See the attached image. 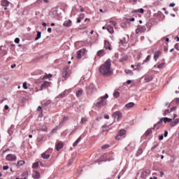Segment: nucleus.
<instances>
[{
	"mask_svg": "<svg viewBox=\"0 0 179 179\" xmlns=\"http://www.w3.org/2000/svg\"><path fill=\"white\" fill-rule=\"evenodd\" d=\"M99 71L102 76H111L113 69L111 68V60L108 59L104 64L99 66Z\"/></svg>",
	"mask_w": 179,
	"mask_h": 179,
	"instance_id": "f257e3e1",
	"label": "nucleus"
},
{
	"mask_svg": "<svg viewBox=\"0 0 179 179\" xmlns=\"http://www.w3.org/2000/svg\"><path fill=\"white\" fill-rule=\"evenodd\" d=\"M106 99H108V94H106L105 96L101 97V101H98L96 103V107H98L100 108L101 107H104L107 104V101H106Z\"/></svg>",
	"mask_w": 179,
	"mask_h": 179,
	"instance_id": "f03ea898",
	"label": "nucleus"
},
{
	"mask_svg": "<svg viewBox=\"0 0 179 179\" xmlns=\"http://www.w3.org/2000/svg\"><path fill=\"white\" fill-rule=\"evenodd\" d=\"M71 73H72L71 72L69 66H66L63 69L62 76L64 80H66V79L71 76Z\"/></svg>",
	"mask_w": 179,
	"mask_h": 179,
	"instance_id": "7ed1b4c3",
	"label": "nucleus"
},
{
	"mask_svg": "<svg viewBox=\"0 0 179 179\" xmlns=\"http://www.w3.org/2000/svg\"><path fill=\"white\" fill-rule=\"evenodd\" d=\"M125 135H127V130L121 129L117 131V134L115 136V139L117 141H120L121 138H125Z\"/></svg>",
	"mask_w": 179,
	"mask_h": 179,
	"instance_id": "20e7f679",
	"label": "nucleus"
},
{
	"mask_svg": "<svg viewBox=\"0 0 179 179\" xmlns=\"http://www.w3.org/2000/svg\"><path fill=\"white\" fill-rule=\"evenodd\" d=\"M112 117L115 118V120H117V121H120V120L122 118V113H121L120 111H116L113 113Z\"/></svg>",
	"mask_w": 179,
	"mask_h": 179,
	"instance_id": "39448f33",
	"label": "nucleus"
},
{
	"mask_svg": "<svg viewBox=\"0 0 179 179\" xmlns=\"http://www.w3.org/2000/svg\"><path fill=\"white\" fill-rule=\"evenodd\" d=\"M16 159H17V157L15 155L13 154H8L6 157V160H7L8 162H15Z\"/></svg>",
	"mask_w": 179,
	"mask_h": 179,
	"instance_id": "423d86ee",
	"label": "nucleus"
},
{
	"mask_svg": "<svg viewBox=\"0 0 179 179\" xmlns=\"http://www.w3.org/2000/svg\"><path fill=\"white\" fill-rule=\"evenodd\" d=\"M87 52L86 49H81L77 51V59H80L82 58V55H85Z\"/></svg>",
	"mask_w": 179,
	"mask_h": 179,
	"instance_id": "0eeeda50",
	"label": "nucleus"
},
{
	"mask_svg": "<svg viewBox=\"0 0 179 179\" xmlns=\"http://www.w3.org/2000/svg\"><path fill=\"white\" fill-rule=\"evenodd\" d=\"M146 31V28L145 27H141L139 26L136 29V34H140L141 33H145Z\"/></svg>",
	"mask_w": 179,
	"mask_h": 179,
	"instance_id": "6e6552de",
	"label": "nucleus"
},
{
	"mask_svg": "<svg viewBox=\"0 0 179 179\" xmlns=\"http://www.w3.org/2000/svg\"><path fill=\"white\" fill-rule=\"evenodd\" d=\"M163 124V119H160L159 121L154 124L152 129H159Z\"/></svg>",
	"mask_w": 179,
	"mask_h": 179,
	"instance_id": "1a4fd4ad",
	"label": "nucleus"
},
{
	"mask_svg": "<svg viewBox=\"0 0 179 179\" xmlns=\"http://www.w3.org/2000/svg\"><path fill=\"white\" fill-rule=\"evenodd\" d=\"M50 85H51L50 82L44 81L43 83L41 85L40 90H43V89H45V88L48 87V86H50Z\"/></svg>",
	"mask_w": 179,
	"mask_h": 179,
	"instance_id": "9d476101",
	"label": "nucleus"
},
{
	"mask_svg": "<svg viewBox=\"0 0 179 179\" xmlns=\"http://www.w3.org/2000/svg\"><path fill=\"white\" fill-rule=\"evenodd\" d=\"M149 174H150V170L147 169L141 173V178H146Z\"/></svg>",
	"mask_w": 179,
	"mask_h": 179,
	"instance_id": "9b49d317",
	"label": "nucleus"
},
{
	"mask_svg": "<svg viewBox=\"0 0 179 179\" xmlns=\"http://www.w3.org/2000/svg\"><path fill=\"white\" fill-rule=\"evenodd\" d=\"M32 177L34 179H40V172L37 171H34L32 173Z\"/></svg>",
	"mask_w": 179,
	"mask_h": 179,
	"instance_id": "f8f14e48",
	"label": "nucleus"
},
{
	"mask_svg": "<svg viewBox=\"0 0 179 179\" xmlns=\"http://www.w3.org/2000/svg\"><path fill=\"white\" fill-rule=\"evenodd\" d=\"M63 26H64V27H71L72 26V21L71 20H66Z\"/></svg>",
	"mask_w": 179,
	"mask_h": 179,
	"instance_id": "ddd939ff",
	"label": "nucleus"
},
{
	"mask_svg": "<svg viewBox=\"0 0 179 179\" xmlns=\"http://www.w3.org/2000/svg\"><path fill=\"white\" fill-rule=\"evenodd\" d=\"M55 148L57 151L61 150V149L64 148V143H62V142H59L56 144Z\"/></svg>",
	"mask_w": 179,
	"mask_h": 179,
	"instance_id": "4468645a",
	"label": "nucleus"
},
{
	"mask_svg": "<svg viewBox=\"0 0 179 179\" xmlns=\"http://www.w3.org/2000/svg\"><path fill=\"white\" fill-rule=\"evenodd\" d=\"M104 47L106 48V50H111V45H110V42L108 41H104Z\"/></svg>",
	"mask_w": 179,
	"mask_h": 179,
	"instance_id": "2eb2a0df",
	"label": "nucleus"
},
{
	"mask_svg": "<svg viewBox=\"0 0 179 179\" xmlns=\"http://www.w3.org/2000/svg\"><path fill=\"white\" fill-rule=\"evenodd\" d=\"M104 55H106V52L104 51V50H101L99 51H98L97 52V56L98 57H104Z\"/></svg>",
	"mask_w": 179,
	"mask_h": 179,
	"instance_id": "dca6fc26",
	"label": "nucleus"
},
{
	"mask_svg": "<svg viewBox=\"0 0 179 179\" xmlns=\"http://www.w3.org/2000/svg\"><path fill=\"white\" fill-rule=\"evenodd\" d=\"M41 157H42V159H50V154H48L47 152H45L42 153Z\"/></svg>",
	"mask_w": 179,
	"mask_h": 179,
	"instance_id": "f3484780",
	"label": "nucleus"
},
{
	"mask_svg": "<svg viewBox=\"0 0 179 179\" xmlns=\"http://www.w3.org/2000/svg\"><path fill=\"white\" fill-rule=\"evenodd\" d=\"M106 29L108 30V31H109V33H110V34H113V33H114V28L110 25L106 26Z\"/></svg>",
	"mask_w": 179,
	"mask_h": 179,
	"instance_id": "a211bd4d",
	"label": "nucleus"
},
{
	"mask_svg": "<svg viewBox=\"0 0 179 179\" xmlns=\"http://www.w3.org/2000/svg\"><path fill=\"white\" fill-rule=\"evenodd\" d=\"M28 177H29V172L28 171H24L22 174L21 179H27Z\"/></svg>",
	"mask_w": 179,
	"mask_h": 179,
	"instance_id": "6ab92c4d",
	"label": "nucleus"
},
{
	"mask_svg": "<svg viewBox=\"0 0 179 179\" xmlns=\"http://www.w3.org/2000/svg\"><path fill=\"white\" fill-rule=\"evenodd\" d=\"M135 106V103L134 102H129V103H127L124 107L126 108H132Z\"/></svg>",
	"mask_w": 179,
	"mask_h": 179,
	"instance_id": "aec40b11",
	"label": "nucleus"
},
{
	"mask_svg": "<svg viewBox=\"0 0 179 179\" xmlns=\"http://www.w3.org/2000/svg\"><path fill=\"white\" fill-rule=\"evenodd\" d=\"M145 12V10H143V8H140V9H137V10H134L132 11V13H143Z\"/></svg>",
	"mask_w": 179,
	"mask_h": 179,
	"instance_id": "412c9836",
	"label": "nucleus"
},
{
	"mask_svg": "<svg viewBox=\"0 0 179 179\" xmlns=\"http://www.w3.org/2000/svg\"><path fill=\"white\" fill-rule=\"evenodd\" d=\"M153 128H151V129H148L145 133V136H149V135H150V134H152L153 132Z\"/></svg>",
	"mask_w": 179,
	"mask_h": 179,
	"instance_id": "4be33fe9",
	"label": "nucleus"
},
{
	"mask_svg": "<svg viewBox=\"0 0 179 179\" xmlns=\"http://www.w3.org/2000/svg\"><path fill=\"white\" fill-rule=\"evenodd\" d=\"M161 54V51H157L154 55V59H155V61H157V59L159 58V57H160Z\"/></svg>",
	"mask_w": 179,
	"mask_h": 179,
	"instance_id": "5701e85b",
	"label": "nucleus"
},
{
	"mask_svg": "<svg viewBox=\"0 0 179 179\" xmlns=\"http://www.w3.org/2000/svg\"><path fill=\"white\" fill-rule=\"evenodd\" d=\"M161 120H162V122L164 121V122H171V121H173L172 119L169 118V117H162Z\"/></svg>",
	"mask_w": 179,
	"mask_h": 179,
	"instance_id": "b1692460",
	"label": "nucleus"
},
{
	"mask_svg": "<svg viewBox=\"0 0 179 179\" xmlns=\"http://www.w3.org/2000/svg\"><path fill=\"white\" fill-rule=\"evenodd\" d=\"M179 122V119H176L174 121L171 122V127H176V125H177V124H178Z\"/></svg>",
	"mask_w": 179,
	"mask_h": 179,
	"instance_id": "393cba45",
	"label": "nucleus"
},
{
	"mask_svg": "<svg viewBox=\"0 0 179 179\" xmlns=\"http://www.w3.org/2000/svg\"><path fill=\"white\" fill-rule=\"evenodd\" d=\"M1 6H9V1L8 0H3L1 1Z\"/></svg>",
	"mask_w": 179,
	"mask_h": 179,
	"instance_id": "a878e982",
	"label": "nucleus"
},
{
	"mask_svg": "<svg viewBox=\"0 0 179 179\" xmlns=\"http://www.w3.org/2000/svg\"><path fill=\"white\" fill-rule=\"evenodd\" d=\"M38 131H43V132H47V126L46 125H42L41 128L38 129Z\"/></svg>",
	"mask_w": 179,
	"mask_h": 179,
	"instance_id": "bb28decb",
	"label": "nucleus"
},
{
	"mask_svg": "<svg viewBox=\"0 0 179 179\" xmlns=\"http://www.w3.org/2000/svg\"><path fill=\"white\" fill-rule=\"evenodd\" d=\"M80 141H82V136H80L73 144V146H78V144L79 143V142H80Z\"/></svg>",
	"mask_w": 179,
	"mask_h": 179,
	"instance_id": "cd10ccee",
	"label": "nucleus"
},
{
	"mask_svg": "<svg viewBox=\"0 0 179 179\" xmlns=\"http://www.w3.org/2000/svg\"><path fill=\"white\" fill-rule=\"evenodd\" d=\"M76 94L78 97H80L83 94V91L82 90H79L76 92Z\"/></svg>",
	"mask_w": 179,
	"mask_h": 179,
	"instance_id": "c85d7f7f",
	"label": "nucleus"
},
{
	"mask_svg": "<svg viewBox=\"0 0 179 179\" xmlns=\"http://www.w3.org/2000/svg\"><path fill=\"white\" fill-rule=\"evenodd\" d=\"M87 117H84L81 118L80 120V124H86V122H87Z\"/></svg>",
	"mask_w": 179,
	"mask_h": 179,
	"instance_id": "c756f323",
	"label": "nucleus"
},
{
	"mask_svg": "<svg viewBox=\"0 0 179 179\" xmlns=\"http://www.w3.org/2000/svg\"><path fill=\"white\" fill-rule=\"evenodd\" d=\"M143 153V150L142 148H139L136 152V156H141Z\"/></svg>",
	"mask_w": 179,
	"mask_h": 179,
	"instance_id": "7c9ffc66",
	"label": "nucleus"
},
{
	"mask_svg": "<svg viewBox=\"0 0 179 179\" xmlns=\"http://www.w3.org/2000/svg\"><path fill=\"white\" fill-rule=\"evenodd\" d=\"M26 162L23 161V160H20L17 162V166H23L24 164H25Z\"/></svg>",
	"mask_w": 179,
	"mask_h": 179,
	"instance_id": "2f4dec72",
	"label": "nucleus"
},
{
	"mask_svg": "<svg viewBox=\"0 0 179 179\" xmlns=\"http://www.w3.org/2000/svg\"><path fill=\"white\" fill-rule=\"evenodd\" d=\"M125 73H127V75H134V72H132V71L129 70V69H126L124 70Z\"/></svg>",
	"mask_w": 179,
	"mask_h": 179,
	"instance_id": "473e14b6",
	"label": "nucleus"
},
{
	"mask_svg": "<svg viewBox=\"0 0 179 179\" xmlns=\"http://www.w3.org/2000/svg\"><path fill=\"white\" fill-rule=\"evenodd\" d=\"M50 78H52V74H48V75H45L43 77V79H50Z\"/></svg>",
	"mask_w": 179,
	"mask_h": 179,
	"instance_id": "72a5a7b5",
	"label": "nucleus"
},
{
	"mask_svg": "<svg viewBox=\"0 0 179 179\" xmlns=\"http://www.w3.org/2000/svg\"><path fill=\"white\" fill-rule=\"evenodd\" d=\"M49 104H51V101L50 100L43 103V107H47V106H49Z\"/></svg>",
	"mask_w": 179,
	"mask_h": 179,
	"instance_id": "f704fd0d",
	"label": "nucleus"
},
{
	"mask_svg": "<svg viewBox=\"0 0 179 179\" xmlns=\"http://www.w3.org/2000/svg\"><path fill=\"white\" fill-rule=\"evenodd\" d=\"M128 59V57L125 56L120 59V62H124V61H127Z\"/></svg>",
	"mask_w": 179,
	"mask_h": 179,
	"instance_id": "c9c22d12",
	"label": "nucleus"
},
{
	"mask_svg": "<svg viewBox=\"0 0 179 179\" xmlns=\"http://www.w3.org/2000/svg\"><path fill=\"white\" fill-rule=\"evenodd\" d=\"M152 79H153L152 78V76H146L145 78V82H150V80H152Z\"/></svg>",
	"mask_w": 179,
	"mask_h": 179,
	"instance_id": "e433bc0d",
	"label": "nucleus"
},
{
	"mask_svg": "<svg viewBox=\"0 0 179 179\" xmlns=\"http://www.w3.org/2000/svg\"><path fill=\"white\" fill-rule=\"evenodd\" d=\"M38 167V162H36L33 164L32 169H37Z\"/></svg>",
	"mask_w": 179,
	"mask_h": 179,
	"instance_id": "4c0bfd02",
	"label": "nucleus"
},
{
	"mask_svg": "<svg viewBox=\"0 0 179 179\" xmlns=\"http://www.w3.org/2000/svg\"><path fill=\"white\" fill-rule=\"evenodd\" d=\"M41 38V32L38 31L37 36L35 38V40H38Z\"/></svg>",
	"mask_w": 179,
	"mask_h": 179,
	"instance_id": "58836bf2",
	"label": "nucleus"
},
{
	"mask_svg": "<svg viewBox=\"0 0 179 179\" xmlns=\"http://www.w3.org/2000/svg\"><path fill=\"white\" fill-rule=\"evenodd\" d=\"M114 97H115L116 99H118V97H120V92H115L113 94Z\"/></svg>",
	"mask_w": 179,
	"mask_h": 179,
	"instance_id": "ea45409f",
	"label": "nucleus"
},
{
	"mask_svg": "<svg viewBox=\"0 0 179 179\" xmlns=\"http://www.w3.org/2000/svg\"><path fill=\"white\" fill-rule=\"evenodd\" d=\"M150 55H148L143 63L145 64V62H149V61H150Z\"/></svg>",
	"mask_w": 179,
	"mask_h": 179,
	"instance_id": "a19ab883",
	"label": "nucleus"
},
{
	"mask_svg": "<svg viewBox=\"0 0 179 179\" xmlns=\"http://www.w3.org/2000/svg\"><path fill=\"white\" fill-rule=\"evenodd\" d=\"M110 148V145L108 144L103 145L101 146V149H108Z\"/></svg>",
	"mask_w": 179,
	"mask_h": 179,
	"instance_id": "79ce46f5",
	"label": "nucleus"
},
{
	"mask_svg": "<svg viewBox=\"0 0 179 179\" xmlns=\"http://www.w3.org/2000/svg\"><path fill=\"white\" fill-rule=\"evenodd\" d=\"M157 68H159V69H162V68H164V63H162V64H159L157 66Z\"/></svg>",
	"mask_w": 179,
	"mask_h": 179,
	"instance_id": "37998d69",
	"label": "nucleus"
},
{
	"mask_svg": "<svg viewBox=\"0 0 179 179\" xmlns=\"http://www.w3.org/2000/svg\"><path fill=\"white\" fill-rule=\"evenodd\" d=\"M134 71H141V63L137 64V68L134 69Z\"/></svg>",
	"mask_w": 179,
	"mask_h": 179,
	"instance_id": "c03bdc74",
	"label": "nucleus"
},
{
	"mask_svg": "<svg viewBox=\"0 0 179 179\" xmlns=\"http://www.w3.org/2000/svg\"><path fill=\"white\" fill-rule=\"evenodd\" d=\"M22 87L25 90H27V82L23 83Z\"/></svg>",
	"mask_w": 179,
	"mask_h": 179,
	"instance_id": "a18cd8bd",
	"label": "nucleus"
},
{
	"mask_svg": "<svg viewBox=\"0 0 179 179\" xmlns=\"http://www.w3.org/2000/svg\"><path fill=\"white\" fill-rule=\"evenodd\" d=\"M171 111L169 109L164 110V115H167V114H170Z\"/></svg>",
	"mask_w": 179,
	"mask_h": 179,
	"instance_id": "49530a36",
	"label": "nucleus"
},
{
	"mask_svg": "<svg viewBox=\"0 0 179 179\" xmlns=\"http://www.w3.org/2000/svg\"><path fill=\"white\" fill-rule=\"evenodd\" d=\"M110 23L112 24V26H117V22L115 21H110Z\"/></svg>",
	"mask_w": 179,
	"mask_h": 179,
	"instance_id": "de8ad7c7",
	"label": "nucleus"
},
{
	"mask_svg": "<svg viewBox=\"0 0 179 179\" xmlns=\"http://www.w3.org/2000/svg\"><path fill=\"white\" fill-rule=\"evenodd\" d=\"M157 146H159V143H157L156 145H155L151 148L152 152H153V150H155V149H156V148H157Z\"/></svg>",
	"mask_w": 179,
	"mask_h": 179,
	"instance_id": "09e8293b",
	"label": "nucleus"
},
{
	"mask_svg": "<svg viewBox=\"0 0 179 179\" xmlns=\"http://www.w3.org/2000/svg\"><path fill=\"white\" fill-rule=\"evenodd\" d=\"M20 41V39L19 38H16L15 39V43L16 44H19Z\"/></svg>",
	"mask_w": 179,
	"mask_h": 179,
	"instance_id": "8fccbe9b",
	"label": "nucleus"
},
{
	"mask_svg": "<svg viewBox=\"0 0 179 179\" xmlns=\"http://www.w3.org/2000/svg\"><path fill=\"white\" fill-rule=\"evenodd\" d=\"M175 48H176V50H177L178 51H179V43H176V44L175 45Z\"/></svg>",
	"mask_w": 179,
	"mask_h": 179,
	"instance_id": "3c124183",
	"label": "nucleus"
},
{
	"mask_svg": "<svg viewBox=\"0 0 179 179\" xmlns=\"http://www.w3.org/2000/svg\"><path fill=\"white\" fill-rule=\"evenodd\" d=\"M79 18L81 19V20L84 19L85 18V14H83V13L80 14V16H79Z\"/></svg>",
	"mask_w": 179,
	"mask_h": 179,
	"instance_id": "603ef678",
	"label": "nucleus"
},
{
	"mask_svg": "<svg viewBox=\"0 0 179 179\" xmlns=\"http://www.w3.org/2000/svg\"><path fill=\"white\" fill-rule=\"evenodd\" d=\"M9 169V166H3V170L6 171Z\"/></svg>",
	"mask_w": 179,
	"mask_h": 179,
	"instance_id": "864d4df0",
	"label": "nucleus"
},
{
	"mask_svg": "<svg viewBox=\"0 0 179 179\" xmlns=\"http://www.w3.org/2000/svg\"><path fill=\"white\" fill-rule=\"evenodd\" d=\"M163 139H164V136L163 135H160V136H159V141H163Z\"/></svg>",
	"mask_w": 179,
	"mask_h": 179,
	"instance_id": "5fc2aeb1",
	"label": "nucleus"
},
{
	"mask_svg": "<svg viewBox=\"0 0 179 179\" xmlns=\"http://www.w3.org/2000/svg\"><path fill=\"white\" fill-rule=\"evenodd\" d=\"M176 110H177V107L173 106V107H172V108H171V111H176Z\"/></svg>",
	"mask_w": 179,
	"mask_h": 179,
	"instance_id": "6e6d98bb",
	"label": "nucleus"
},
{
	"mask_svg": "<svg viewBox=\"0 0 179 179\" xmlns=\"http://www.w3.org/2000/svg\"><path fill=\"white\" fill-rule=\"evenodd\" d=\"M169 6H170V8H174V6H176V3H170Z\"/></svg>",
	"mask_w": 179,
	"mask_h": 179,
	"instance_id": "4d7b16f0",
	"label": "nucleus"
},
{
	"mask_svg": "<svg viewBox=\"0 0 179 179\" xmlns=\"http://www.w3.org/2000/svg\"><path fill=\"white\" fill-rule=\"evenodd\" d=\"M57 129H58V127H55V129H53L52 131H51V133L52 134H54L55 132V131H57Z\"/></svg>",
	"mask_w": 179,
	"mask_h": 179,
	"instance_id": "13d9d810",
	"label": "nucleus"
},
{
	"mask_svg": "<svg viewBox=\"0 0 179 179\" xmlns=\"http://www.w3.org/2000/svg\"><path fill=\"white\" fill-rule=\"evenodd\" d=\"M175 103H176V104H178V103H179V98L175 99Z\"/></svg>",
	"mask_w": 179,
	"mask_h": 179,
	"instance_id": "bf43d9fd",
	"label": "nucleus"
},
{
	"mask_svg": "<svg viewBox=\"0 0 179 179\" xmlns=\"http://www.w3.org/2000/svg\"><path fill=\"white\" fill-rule=\"evenodd\" d=\"M168 50H169V48L167 46H164V51H168Z\"/></svg>",
	"mask_w": 179,
	"mask_h": 179,
	"instance_id": "052dcab7",
	"label": "nucleus"
},
{
	"mask_svg": "<svg viewBox=\"0 0 179 179\" xmlns=\"http://www.w3.org/2000/svg\"><path fill=\"white\" fill-rule=\"evenodd\" d=\"M167 135H169V132L167 131H164V136L165 138L167 137Z\"/></svg>",
	"mask_w": 179,
	"mask_h": 179,
	"instance_id": "680f3d73",
	"label": "nucleus"
},
{
	"mask_svg": "<svg viewBox=\"0 0 179 179\" xmlns=\"http://www.w3.org/2000/svg\"><path fill=\"white\" fill-rule=\"evenodd\" d=\"M4 110H9V106L8 105H5Z\"/></svg>",
	"mask_w": 179,
	"mask_h": 179,
	"instance_id": "e2e57ef3",
	"label": "nucleus"
},
{
	"mask_svg": "<svg viewBox=\"0 0 179 179\" xmlns=\"http://www.w3.org/2000/svg\"><path fill=\"white\" fill-rule=\"evenodd\" d=\"M81 20H81L80 17H78V18L77 19V23H80Z\"/></svg>",
	"mask_w": 179,
	"mask_h": 179,
	"instance_id": "0e129e2a",
	"label": "nucleus"
},
{
	"mask_svg": "<svg viewBox=\"0 0 179 179\" xmlns=\"http://www.w3.org/2000/svg\"><path fill=\"white\" fill-rule=\"evenodd\" d=\"M37 111H42L41 106H38L37 108Z\"/></svg>",
	"mask_w": 179,
	"mask_h": 179,
	"instance_id": "69168bd1",
	"label": "nucleus"
},
{
	"mask_svg": "<svg viewBox=\"0 0 179 179\" xmlns=\"http://www.w3.org/2000/svg\"><path fill=\"white\" fill-rule=\"evenodd\" d=\"M64 95V94H59V95L58 96V97H59V98L63 97Z\"/></svg>",
	"mask_w": 179,
	"mask_h": 179,
	"instance_id": "338daca9",
	"label": "nucleus"
},
{
	"mask_svg": "<svg viewBox=\"0 0 179 179\" xmlns=\"http://www.w3.org/2000/svg\"><path fill=\"white\" fill-rule=\"evenodd\" d=\"M175 40H176V41H179V37H178V36H176V37L175 38Z\"/></svg>",
	"mask_w": 179,
	"mask_h": 179,
	"instance_id": "774afa93",
	"label": "nucleus"
}]
</instances>
